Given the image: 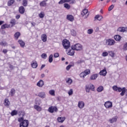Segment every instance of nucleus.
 I'll return each mask as SVG.
<instances>
[{"label": "nucleus", "mask_w": 127, "mask_h": 127, "mask_svg": "<svg viewBox=\"0 0 127 127\" xmlns=\"http://www.w3.org/2000/svg\"><path fill=\"white\" fill-rule=\"evenodd\" d=\"M16 22L15 19L11 20L10 23L13 26V25H15Z\"/></svg>", "instance_id": "8fccbe9b"}, {"label": "nucleus", "mask_w": 127, "mask_h": 127, "mask_svg": "<svg viewBox=\"0 0 127 127\" xmlns=\"http://www.w3.org/2000/svg\"><path fill=\"white\" fill-rule=\"evenodd\" d=\"M18 114V112L16 110H13L11 113V115L12 117H13V116H16V115Z\"/></svg>", "instance_id": "473e14b6"}, {"label": "nucleus", "mask_w": 127, "mask_h": 127, "mask_svg": "<svg viewBox=\"0 0 127 127\" xmlns=\"http://www.w3.org/2000/svg\"><path fill=\"white\" fill-rule=\"evenodd\" d=\"M125 94L126 97H127V89H126V87H123L122 88V91L120 93V95H121V96H124Z\"/></svg>", "instance_id": "9d476101"}, {"label": "nucleus", "mask_w": 127, "mask_h": 127, "mask_svg": "<svg viewBox=\"0 0 127 127\" xmlns=\"http://www.w3.org/2000/svg\"><path fill=\"white\" fill-rule=\"evenodd\" d=\"M104 106L107 109L112 108V107H113V103L111 101H107L105 102Z\"/></svg>", "instance_id": "0eeeda50"}, {"label": "nucleus", "mask_w": 127, "mask_h": 127, "mask_svg": "<svg viewBox=\"0 0 127 127\" xmlns=\"http://www.w3.org/2000/svg\"><path fill=\"white\" fill-rule=\"evenodd\" d=\"M63 3H65V0H61L59 2V4H63Z\"/></svg>", "instance_id": "13d9d810"}, {"label": "nucleus", "mask_w": 127, "mask_h": 127, "mask_svg": "<svg viewBox=\"0 0 127 127\" xmlns=\"http://www.w3.org/2000/svg\"><path fill=\"white\" fill-rule=\"evenodd\" d=\"M73 66H74V64H69V65H67L66 67V70H67V71H69V70H70L71 67H73Z\"/></svg>", "instance_id": "a18cd8bd"}, {"label": "nucleus", "mask_w": 127, "mask_h": 127, "mask_svg": "<svg viewBox=\"0 0 127 127\" xmlns=\"http://www.w3.org/2000/svg\"><path fill=\"white\" fill-rule=\"evenodd\" d=\"M34 108L35 110H36L38 112H41V107L39 106L38 105H35Z\"/></svg>", "instance_id": "72a5a7b5"}, {"label": "nucleus", "mask_w": 127, "mask_h": 127, "mask_svg": "<svg viewBox=\"0 0 127 127\" xmlns=\"http://www.w3.org/2000/svg\"><path fill=\"white\" fill-rule=\"evenodd\" d=\"M117 121H118V118L117 117H115L109 120V122H110L111 124H114V123H116Z\"/></svg>", "instance_id": "a211bd4d"}, {"label": "nucleus", "mask_w": 127, "mask_h": 127, "mask_svg": "<svg viewBox=\"0 0 127 127\" xmlns=\"http://www.w3.org/2000/svg\"><path fill=\"white\" fill-rule=\"evenodd\" d=\"M14 36L16 39H18V37L20 36V33L19 32H17L14 35Z\"/></svg>", "instance_id": "cd10ccee"}, {"label": "nucleus", "mask_w": 127, "mask_h": 127, "mask_svg": "<svg viewBox=\"0 0 127 127\" xmlns=\"http://www.w3.org/2000/svg\"><path fill=\"white\" fill-rule=\"evenodd\" d=\"M49 93L51 96H55V91L54 90H50Z\"/></svg>", "instance_id": "c03bdc74"}, {"label": "nucleus", "mask_w": 127, "mask_h": 127, "mask_svg": "<svg viewBox=\"0 0 127 127\" xmlns=\"http://www.w3.org/2000/svg\"><path fill=\"white\" fill-rule=\"evenodd\" d=\"M0 45H1V46H7V43H6V42H0Z\"/></svg>", "instance_id": "58836bf2"}, {"label": "nucleus", "mask_w": 127, "mask_h": 127, "mask_svg": "<svg viewBox=\"0 0 127 127\" xmlns=\"http://www.w3.org/2000/svg\"><path fill=\"white\" fill-rule=\"evenodd\" d=\"M99 74L101 75V76H106V75H107V70L104 69L100 71Z\"/></svg>", "instance_id": "f3484780"}, {"label": "nucleus", "mask_w": 127, "mask_h": 127, "mask_svg": "<svg viewBox=\"0 0 127 127\" xmlns=\"http://www.w3.org/2000/svg\"><path fill=\"white\" fill-rule=\"evenodd\" d=\"M31 66H32V68H37V67L38 66V64H37V62L36 61H35V62H33L31 64Z\"/></svg>", "instance_id": "4be33fe9"}, {"label": "nucleus", "mask_w": 127, "mask_h": 127, "mask_svg": "<svg viewBox=\"0 0 127 127\" xmlns=\"http://www.w3.org/2000/svg\"><path fill=\"white\" fill-rule=\"evenodd\" d=\"M39 15L40 18H43L44 17V13L43 12H41Z\"/></svg>", "instance_id": "6e6d98bb"}, {"label": "nucleus", "mask_w": 127, "mask_h": 127, "mask_svg": "<svg viewBox=\"0 0 127 127\" xmlns=\"http://www.w3.org/2000/svg\"><path fill=\"white\" fill-rule=\"evenodd\" d=\"M18 43L19 44H20L21 47H24V46H25V43H24V42H23V41L21 40H19Z\"/></svg>", "instance_id": "393cba45"}, {"label": "nucleus", "mask_w": 127, "mask_h": 127, "mask_svg": "<svg viewBox=\"0 0 127 127\" xmlns=\"http://www.w3.org/2000/svg\"><path fill=\"white\" fill-rule=\"evenodd\" d=\"M71 35H72V36H76V35L77 34L75 31L74 30H71Z\"/></svg>", "instance_id": "49530a36"}, {"label": "nucleus", "mask_w": 127, "mask_h": 127, "mask_svg": "<svg viewBox=\"0 0 127 127\" xmlns=\"http://www.w3.org/2000/svg\"><path fill=\"white\" fill-rule=\"evenodd\" d=\"M10 94L11 97H13V95H14V94H15V90L14 89V88H12L11 89Z\"/></svg>", "instance_id": "2f4dec72"}, {"label": "nucleus", "mask_w": 127, "mask_h": 127, "mask_svg": "<svg viewBox=\"0 0 127 127\" xmlns=\"http://www.w3.org/2000/svg\"><path fill=\"white\" fill-rule=\"evenodd\" d=\"M66 19L69 21L73 22L74 21V16L72 15H67L66 16Z\"/></svg>", "instance_id": "ddd939ff"}, {"label": "nucleus", "mask_w": 127, "mask_h": 127, "mask_svg": "<svg viewBox=\"0 0 127 127\" xmlns=\"http://www.w3.org/2000/svg\"><path fill=\"white\" fill-rule=\"evenodd\" d=\"M41 57L43 58V59H46L47 58V55L45 53H44L41 55Z\"/></svg>", "instance_id": "09e8293b"}, {"label": "nucleus", "mask_w": 127, "mask_h": 127, "mask_svg": "<svg viewBox=\"0 0 127 127\" xmlns=\"http://www.w3.org/2000/svg\"><path fill=\"white\" fill-rule=\"evenodd\" d=\"M31 23L32 26H35V25H36V23H35V22H32Z\"/></svg>", "instance_id": "69168bd1"}, {"label": "nucleus", "mask_w": 127, "mask_h": 127, "mask_svg": "<svg viewBox=\"0 0 127 127\" xmlns=\"http://www.w3.org/2000/svg\"><path fill=\"white\" fill-rule=\"evenodd\" d=\"M100 16H100L99 15H96L95 17V19H97V20H98Z\"/></svg>", "instance_id": "680f3d73"}, {"label": "nucleus", "mask_w": 127, "mask_h": 127, "mask_svg": "<svg viewBox=\"0 0 127 127\" xmlns=\"http://www.w3.org/2000/svg\"><path fill=\"white\" fill-rule=\"evenodd\" d=\"M115 7V5L112 4L108 8V11H111Z\"/></svg>", "instance_id": "de8ad7c7"}, {"label": "nucleus", "mask_w": 127, "mask_h": 127, "mask_svg": "<svg viewBox=\"0 0 127 127\" xmlns=\"http://www.w3.org/2000/svg\"><path fill=\"white\" fill-rule=\"evenodd\" d=\"M121 39L122 37L119 35L114 36V39L116 40V41H121Z\"/></svg>", "instance_id": "aec40b11"}, {"label": "nucleus", "mask_w": 127, "mask_h": 127, "mask_svg": "<svg viewBox=\"0 0 127 127\" xmlns=\"http://www.w3.org/2000/svg\"><path fill=\"white\" fill-rule=\"evenodd\" d=\"M65 117H59L57 119V121L58 123H64V121H65Z\"/></svg>", "instance_id": "6ab92c4d"}, {"label": "nucleus", "mask_w": 127, "mask_h": 127, "mask_svg": "<svg viewBox=\"0 0 127 127\" xmlns=\"http://www.w3.org/2000/svg\"><path fill=\"white\" fill-rule=\"evenodd\" d=\"M70 3H74L75 0H64V2H70Z\"/></svg>", "instance_id": "37998d69"}, {"label": "nucleus", "mask_w": 127, "mask_h": 127, "mask_svg": "<svg viewBox=\"0 0 127 127\" xmlns=\"http://www.w3.org/2000/svg\"><path fill=\"white\" fill-rule=\"evenodd\" d=\"M82 62H83V61L79 60V61H78L76 63L77 64H81V63H82Z\"/></svg>", "instance_id": "0e129e2a"}, {"label": "nucleus", "mask_w": 127, "mask_h": 127, "mask_svg": "<svg viewBox=\"0 0 127 127\" xmlns=\"http://www.w3.org/2000/svg\"><path fill=\"white\" fill-rule=\"evenodd\" d=\"M25 11V9L23 6H21L19 7V12L21 14H23Z\"/></svg>", "instance_id": "2eb2a0df"}, {"label": "nucleus", "mask_w": 127, "mask_h": 127, "mask_svg": "<svg viewBox=\"0 0 127 127\" xmlns=\"http://www.w3.org/2000/svg\"><path fill=\"white\" fill-rule=\"evenodd\" d=\"M98 78V74H94L90 76V80H96Z\"/></svg>", "instance_id": "b1692460"}, {"label": "nucleus", "mask_w": 127, "mask_h": 127, "mask_svg": "<svg viewBox=\"0 0 127 127\" xmlns=\"http://www.w3.org/2000/svg\"><path fill=\"white\" fill-rule=\"evenodd\" d=\"M24 119H23V118L21 117L18 119V122L19 123H22V122H24Z\"/></svg>", "instance_id": "4d7b16f0"}, {"label": "nucleus", "mask_w": 127, "mask_h": 127, "mask_svg": "<svg viewBox=\"0 0 127 127\" xmlns=\"http://www.w3.org/2000/svg\"><path fill=\"white\" fill-rule=\"evenodd\" d=\"M75 50L74 48H72V47L71 46V49L69 50L67 53V55H69L70 56H74V54H75Z\"/></svg>", "instance_id": "1a4fd4ad"}, {"label": "nucleus", "mask_w": 127, "mask_h": 127, "mask_svg": "<svg viewBox=\"0 0 127 127\" xmlns=\"http://www.w3.org/2000/svg\"><path fill=\"white\" fill-rule=\"evenodd\" d=\"M109 55V54L107 52H104L102 53V56L103 57H106V56H108Z\"/></svg>", "instance_id": "603ef678"}, {"label": "nucleus", "mask_w": 127, "mask_h": 127, "mask_svg": "<svg viewBox=\"0 0 127 127\" xmlns=\"http://www.w3.org/2000/svg\"><path fill=\"white\" fill-rule=\"evenodd\" d=\"M108 53H109L110 56H111L113 58H114V57H115V53H114V52H113L112 51H109V52H108Z\"/></svg>", "instance_id": "a19ab883"}, {"label": "nucleus", "mask_w": 127, "mask_h": 127, "mask_svg": "<svg viewBox=\"0 0 127 127\" xmlns=\"http://www.w3.org/2000/svg\"><path fill=\"white\" fill-rule=\"evenodd\" d=\"M115 43H116V41L113 39H109L106 40L105 45L107 46H112L113 45H115Z\"/></svg>", "instance_id": "7ed1b4c3"}, {"label": "nucleus", "mask_w": 127, "mask_h": 127, "mask_svg": "<svg viewBox=\"0 0 127 127\" xmlns=\"http://www.w3.org/2000/svg\"><path fill=\"white\" fill-rule=\"evenodd\" d=\"M22 5L23 6H27V0H23Z\"/></svg>", "instance_id": "ea45409f"}, {"label": "nucleus", "mask_w": 127, "mask_h": 127, "mask_svg": "<svg viewBox=\"0 0 127 127\" xmlns=\"http://www.w3.org/2000/svg\"><path fill=\"white\" fill-rule=\"evenodd\" d=\"M41 38L44 42H46V41H47V35L45 34H42L41 36Z\"/></svg>", "instance_id": "4468645a"}, {"label": "nucleus", "mask_w": 127, "mask_h": 127, "mask_svg": "<svg viewBox=\"0 0 127 127\" xmlns=\"http://www.w3.org/2000/svg\"><path fill=\"white\" fill-rule=\"evenodd\" d=\"M127 43H126L124 46V47H123V50L124 51H127Z\"/></svg>", "instance_id": "864d4df0"}, {"label": "nucleus", "mask_w": 127, "mask_h": 127, "mask_svg": "<svg viewBox=\"0 0 127 127\" xmlns=\"http://www.w3.org/2000/svg\"><path fill=\"white\" fill-rule=\"evenodd\" d=\"M97 91L99 93H100L101 92H103V91H104V87H103V86H100L97 88Z\"/></svg>", "instance_id": "a878e982"}, {"label": "nucleus", "mask_w": 127, "mask_h": 127, "mask_svg": "<svg viewBox=\"0 0 127 127\" xmlns=\"http://www.w3.org/2000/svg\"><path fill=\"white\" fill-rule=\"evenodd\" d=\"M54 57H55V58H57L58 57H59V54L58 53L54 54Z\"/></svg>", "instance_id": "bf43d9fd"}, {"label": "nucleus", "mask_w": 127, "mask_h": 127, "mask_svg": "<svg viewBox=\"0 0 127 127\" xmlns=\"http://www.w3.org/2000/svg\"><path fill=\"white\" fill-rule=\"evenodd\" d=\"M68 94L69 96H72V95H73V89H70L69 90V91H68Z\"/></svg>", "instance_id": "3c124183"}, {"label": "nucleus", "mask_w": 127, "mask_h": 127, "mask_svg": "<svg viewBox=\"0 0 127 127\" xmlns=\"http://www.w3.org/2000/svg\"><path fill=\"white\" fill-rule=\"evenodd\" d=\"M72 48L76 51H80L83 49V46L80 44H76L72 46Z\"/></svg>", "instance_id": "20e7f679"}, {"label": "nucleus", "mask_w": 127, "mask_h": 127, "mask_svg": "<svg viewBox=\"0 0 127 127\" xmlns=\"http://www.w3.org/2000/svg\"><path fill=\"white\" fill-rule=\"evenodd\" d=\"M62 44L64 49H69V48H71V46L70 45V42H69V41H68V40L67 39H64L63 41Z\"/></svg>", "instance_id": "f257e3e1"}, {"label": "nucleus", "mask_w": 127, "mask_h": 127, "mask_svg": "<svg viewBox=\"0 0 127 127\" xmlns=\"http://www.w3.org/2000/svg\"><path fill=\"white\" fill-rule=\"evenodd\" d=\"M40 6H46V2L42 1L40 3Z\"/></svg>", "instance_id": "e433bc0d"}, {"label": "nucleus", "mask_w": 127, "mask_h": 127, "mask_svg": "<svg viewBox=\"0 0 127 127\" xmlns=\"http://www.w3.org/2000/svg\"><path fill=\"white\" fill-rule=\"evenodd\" d=\"M53 62V55H51L49 57V63H52Z\"/></svg>", "instance_id": "f704fd0d"}, {"label": "nucleus", "mask_w": 127, "mask_h": 127, "mask_svg": "<svg viewBox=\"0 0 127 127\" xmlns=\"http://www.w3.org/2000/svg\"><path fill=\"white\" fill-rule=\"evenodd\" d=\"M89 12L88 11V9L85 8L81 12V15H83V16H84V15H85V14H87L85 16V18H87L88 16H89Z\"/></svg>", "instance_id": "6e6552de"}, {"label": "nucleus", "mask_w": 127, "mask_h": 127, "mask_svg": "<svg viewBox=\"0 0 127 127\" xmlns=\"http://www.w3.org/2000/svg\"><path fill=\"white\" fill-rule=\"evenodd\" d=\"M20 18V15H17L16 16V19H19Z\"/></svg>", "instance_id": "338daca9"}, {"label": "nucleus", "mask_w": 127, "mask_h": 127, "mask_svg": "<svg viewBox=\"0 0 127 127\" xmlns=\"http://www.w3.org/2000/svg\"><path fill=\"white\" fill-rule=\"evenodd\" d=\"M29 125L28 120H25L20 124V127H28Z\"/></svg>", "instance_id": "423d86ee"}, {"label": "nucleus", "mask_w": 127, "mask_h": 127, "mask_svg": "<svg viewBox=\"0 0 127 127\" xmlns=\"http://www.w3.org/2000/svg\"><path fill=\"white\" fill-rule=\"evenodd\" d=\"M48 112H49V113H51V114H53V113H54V107H50L48 109Z\"/></svg>", "instance_id": "c85d7f7f"}, {"label": "nucleus", "mask_w": 127, "mask_h": 127, "mask_svg": "<svg viewBox=\"0 0 127 127\" xmlns=\"http://www.w3.org/2000/svg\"><path fill=\"white\" fill-rule=\"evenodd\" d=\"M18 115H19V116H24V112L23 111H19L18 112Z\"/></svg>", "instance_id": "79ce46f5"}, {"label": "nucleus", "mask_w": 127, "mask_h": 127, "mask_svg": "<svg viewBox=\"0 0 127 127\" xmlns=\"http://www.w3.org/2000/svg\"><path fill=\"white\" fill-rule=\"evenodd\" d=\"M44 67H45V64H42L41 67V69L42 70V69L44 68Z\"/></svg>", "instance_id": "774afa93"}, {"label": "nucleus", "mask_w": 127, "mask_h": 127, "mask_svg": "<svg viewBox=\"0 0 127 127\" xmlns=\"http://www.w3.org/2000/svg\"><path fill=\"white\" fill-rule=\"evenodd\" d=\"M14 3V0H10L8 1L7 4L8 6H10V5H12V4H13Z\"/></svg>", "instance_id": "c9c22d12"}, {"label": "nucleus", "mask_w": 127, "mask_h": 127, "mask_svg": "<svg viewBox=\"0 0 127 127\" xmlns=\"http://www.w3.org/2000/svg\"><path fill=\"white\" fill-rule=\"evenodd\" d=\"M85 90L86 93H90V90L91 91H95V86L94 85L90 84L85 86Z\"/></svg>", "instance_id": "f03ea898"}, {"label": "nucleus", "mask_w": 127, "mask_h": 127, "mask_svg": "<svg viewBox=\"0 0 127 127\" xmlns=\"http://www.w3.org/2000/svg\"><path fill=\"white\" fill-rule=\"evenodd\" d=\"M9 27V25L7 24H4L2 25L1 27V29H5V28H8Z\"/></svg>", "instance_id": "c756f323"}, {"label": "nucleus", "mask_w": 127, "mask_h": 127, "mask_svg": "<svg viewBox=\"0 0 127 127\" xmlns=\"http://www.w3.org/2000/svg\"><path fill=\"white\" fill-rule=\"evenodd\" d=\"M39 97L42 98V99H44L45 97V93L44 92H40L38 94Z\"/></svg>", "instance_id": "5701e85b"}, {"label": "nucleus", "mask_w": 127, "mask_h": 127, "mask_svg": "<svg viewBox=\"0 0 127 127\" xmlns=\"http://www.w3.org/2000/svg\"><path fill=\"white\" fill-rule=\"evenodd\" d=\"M64 7L66 9H70V8H71V6L69 4L65 3L64 4Z\"/></svg>", "instance_id": "7c9ffc66"}, {"label": "nucleus", "mask_w": 127, "mask_h": 127, "mask_svg": "<svg viewBox=\"0 0 127 127\" xmlns=\"http://www.w3.org/2000/svg\"><path fill=\"white\" fill-rule=\"evenodd\" d=\"M4 103L5 107H8L10 105V102L8 100V99H5Z\"/></svg>", "instance_id": "412c9836"}, {"label": "nucleus", "mask_w": 127, "mask_h": 127, "mask_svg": "<svg viewBox=\"0 0 127 127\" xmlns=\"http://www.w3.org/2000/svg\"><path fill=\"white\" fill-rule=\"evenodd\" d=\"M93 29H88L87 31L88 34H92L93 33Z\"/></svg>", "instance_id": "5fc2aeb1"}, {"label": "nucleus", "mask_w": 127, "mask_h": 127, "mask_svg": "<svg viewBox=\"0 0 127 127\" xmlns=\"http://www.w3.org/2000/svg\"><path fill=\"white\" fill-rule=\"evenodd\" d=\"M54 112H58V109L57 107H54Z\"/></svg>", "instance_id": "052dcab7"}, {"label": "nucleus", "mask_w": 127, "mask_h": 127, "mask_svg": "<svg viewBox=\"0 0 127 127\" xmlns=\"http://www.w3.org/2000/svg\"><path fill=\"white\" fill-rule=\"evenodd\" d=\"M78 106L79 109H83V107H85V103L83 101H79Z\"/></svg>", "instance_id": "dca6fc26"}, {"label": "nucleus", "mask_w": 127, "mask_h": 127, "mask_svg": "<svg viewBox=\"0 0 127 127\" xmlns=\"http://www.w3.org/2000/svg\"><path fill=\"white\" fill-rule=\"evenodd\" d=\"M113 89L114 91H116V92H122L123 88L121 87H118L117 86H114L113 87Z\"/></svg>", "instance_id": "9b49d317"}, {"label": "nucleus", "mask_w": 127, "mask_h": 127, "mask_svg": "<svg viewBox=\"0 0 127 127\" xmlns=\"http://www.w3.org/2000/svg\"><path fill=\"white\" fill-rule=\"evenodd\" d=\"M117 31H119V32H125V31H126V28L125 27H119L118 30Z\"/></svg>", "instance_id": "bb28decb"}, {"label": "nucleus", "mask_w": 127, "mask_h": 127, "mask_svg": "<svg viewBox=\"0 0 127 127\" xmlns=\"http://www.w3.org/2000/svg\"><path fill=\"white\" fill-rule=\"evenodd\" d=\"M3 53H4V54H5L6 53H7V50L6 49H3L2 51Z\"/></svg>", "instance_id": "e2e57ef3"}, {"label": "nucleus", "mask_w": 127, "mask_h": 127, "mask_svg": "<svg viewBox=\"0 0 127 127\" xmlns=\"http://www.w3.org/2000/svg\"><path fill=\"white\" fill-rule=\"evenodd\" d=\"M66 83H68V84H69L70 85H71V84H72L73 81L72 80V79L70 78H68L66 80Z\"/></svg>", "instance_id": "4c0bfd02"}, {"label": "nucleus", "mask_w": 127, "mask_h": 127, "mask_svg": "<svg viewBox=\"0 0 127 127\" xmlns=\"http://www.w3.org/2000/svg\"><path fill=\"white\" fill-rule=\"evenodd\" d=\"M90 72L91 71H90V69H87L85 70L84 71L82 72L80 74V78L84 79V78H85V77H86V76H87V75H89V74H90Z\"/></svg>", "instance_id": "39448f33"}, {"label": "nucleus", "mask_w": 127, "mask_h": 127, "mask_svg": "<svg viewBox=\"0 0 127 127\" xmlns=\"http://www.w3.org/2000/svg\"><path fill=\"white\" fill-rule=\"evenodd\" d=\"M44 85V81L42 80H40L37 83V86L38 87H40V88H42L43 86Z\"/></svg>", "instance_id": "f8f14e48"}]
</instances>
